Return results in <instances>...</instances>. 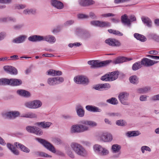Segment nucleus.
I'll list each match as a JSON object with an SVG mask.
<instances>
[{
	"instance_id": "obj_36",
	"label": "nucleus",
	"mask_w": 159,
	"mask_h": 159,
	"mask_svg": "<svg viewBox=\"0 0 159 159\" xmlns=\"http://www.w3.org/2000/svg\"><path fill=\"white\" fill-rule=\"evenodd\" d=\"M142 66L141 61H138L134 63L132 66V69L134 70H136Z\"/></svg>"
},
{
	"instance_id": "obj_19",
	"label": "nucleus",
	"mask_w": 159,
	"mask_h": 159,
	"mask_svg": "<svg viewBox=\"0 0 159 159\" xmlns=\"http://www.w3.org/2000/svg\"><path fill=\"white\" fill-rule=\"evenodd\" d=\"M79 3L82 6H87L93 4L94 1L92 0H79Z\"/></svg>"
},
{
	"instance_id": "obj_61",
	"label": "nucleus",
	"mask_w": 159,
	"mask_h": 159,
	"mask_svg": "<svg viewBox=\"0 0 159 159\" xmlns=\"http://www.w3.org/2000/svg\"><path fill=\"white\" fill-rule=\"evenodd\" d=\"M89 16L92 19L97 18V16L93 12H91L89 13Z\"/></svg>"
},
{
	"instance_id": "obj_29",
	"label": "nucleus",
	"mask_w": 159,
	"mask_h": 159,
	"mask_svg": "<svg viewBox=\"0 0 159 159\" xmlns=\"http://www.w3.org/2000/svg\"><path fill=\"white\" fill-rule=\"evenodd\" d=\"M15 145L17 148H20V149L24 152L28 153L30 152V150L28 148L25 147L24 145L18 143L16 142L14 143Z\"/></svg>"
},
{
	"instance_id": "obj_57",
	"label": "nucleus",
	"mask_w": 159,
	"mask_h": 159,
	"mask_svg": "<svg viewBox=\"0 0 159 159\" xmlns=\"http://www.w3.org/2000/svg\"><path fill=\"white\" fill-rule=\"evenodd\" d=\"M53 142L57 144H59L61 143V141L60 139L58 138H54L52 139Z\"/></svg>"
},
{
	"instance_id": "obj_34",
	"label": "nucleus",
	"mask_w": 159,
	"mask_h": 159,
	"mask_svg": "<svg viewBox=\"0 0 159 159\" xmlns=\"http://www.w3.org/2000/svg\"><path fill=\"white\" fill-rule=\"evenodd\" d=\"M121 146L117 144H114L112 145L111 149L113 153H117L120 151L121 149Z\"/></svg>"
},
{
	"instance_id": "obj_16",
	"label": "nucleus",
	"mask_w": 159,
	"mask_h": 159,
	"mask_svg": "<svg viewBox=\"0 0 159 159\" xmlns=\"http://www.w3.org/2000/svg\"><path fill=\"white\" fill-rule=\"evenodd\" d=\"M3 68L5 70L12 75H16L17 73V71L16 69L11 66H5Z\"/></svg>"
},
{
	"instance_id": "obj_42",
	"label": "nucleus",
	"mask_w": 159,
	"mask_h": 159,
	"mask_svg": "<svg viewBox=\"0 0 159 159\" xmlns=\"http://www.w3.org/2000/svg\"><path fill=\"white\" fill-rule=\"evenodd\" d=\"M149 37L157 42H159V36L156 34H150L149 35Z\"/></svg>"
},
{
	"instance_id": "obj_40",
	"label": "nucleus",
	"mask_w": 159,
	"mask_h": 159,
	"mask_svg": "<svg viewBox=\"0 0 159 159\" xmlns=\"http://www.w3.org/2000/svg\"><path fill=\"white\" fill-rule=\"evenodd\" d=\"M107 102L112 105H116L118 103V101L115 98H112L107 100Z\"/></svg>"
},
{
	"instance_id": "obj_35",
	"label": "nucleus",
	"mask_w": 159,
	"mask_h": 159,
	"mask_svg": "<svg viewBox=\"0 0 159 159\" xmlns=\"http://www.w3.org/2000/svg\"><path fill=\"white\" fill-rule=\"evenodd\" d=\"M35 154L36 156H39L40 157L48 158L52 157L51 156L48 155L47 153L43 152H35Z\"/></svg>"
},
{
	"instance_id": "obj_27",
	"label": "nucleus",
	"mask_w": 159,
	"mask_h": 159,
	"mask_svg": "<svg viewBox=\"0 0 159 159\" xmlns=\"http://www.w3.org/2000/svg\"><path fill=\"white\" fill-rule=\"evenodd\" d=\"M43 40H45L50 43H54L56 40L55 37L51 35H48L43 37Z\"/></svg>"
},
{
	"instance_id": "obj_3",
	"label": "nucleus",
	"mask_w": 159,
	"mask_h": 159,
	"mask_svg": "<svg viewBox=\"0 0 159 159\" xmlns=\"http://www.w3.org/2000/svg\"><path fill=\"white\" fill-rule=\"evenodd\" d=\"M22 83V81L20 79H16L7 78L0 79V85H10L12 86H18Z\"/></svg>"
},
{
	"instance_id": "obj_22",
	"label": "nucleus",
	"mask_w": 159,
	"mask_h": 159,
	"mask_svg": "<svg viewBox=\"0 0 159 159\" xmlns=\"http://www.w3.org/2000/svg\"><path fill=\"white\" fill-rule=\"evenodd\" d=\"M27 37L25 35H21L16 38L12 40V42L15 43H20L24 42Z\"/></svg>"
},
{
	"instance_id": "obj_13",
	"label": "nucleus",
	"mask_w": 159,
	"mask_h": 159,
	"mask_svg": "<svg viewBox=\"0 0 159 159\" xmlns=\"http://www.w3.org/2000/svg\"><path fill=\"white\" fill-rule=\"evenodd\" d=\"M142 65L144 66H151L157 62V61H153L147 58H143L141 61Z\"/></svg>"
},
{
	"instance_id": "obj_33",
	"label": "nucleus",
	"mask_w": 159,
	"mask_h": 159,
	"mask_svg": "<svg viewBox=\"0 0 159 159\" xmlns=\"http://www.w3.org/2000/svg\"><path fill=\"white\" fill-rule=\"evenodd\" d=\"M20 116L26 118H34L37 117V116L35 113L32 112H28Z\"/></svg>"
},
{
	"instance_id": "obj_18",
	"label": "nucleus",
	"mask_w": 159,
	"mask_h": 159,
	"mask_svg": "<svg viewBox=\"0 0 159 159\" xmlns=\"http://www.w3.org/2000/svg\"><path fill=\"white\" fill-rule=\"evenodd\" d=\"M43 36L38 35H33L29 37L28 40L33 42H39L43 41Z\"/></svg>"
},
{
	"instance_id": "obj_20",
	"label": "nucleus",
	"mask_w": 159,
	"mask_h": 159,
	"mask_svg": "<svg viewBox=\"0 0 159 159\" xmlns=\"http://www.w3.org/2000/svg\"><path fill=\"white\" fill-rule=\"evenodd\" d=\"M131 60V59L128 60L127 58L124 57H119L116 58L113 61L111 60V62L113 64H116L123 63L127 61H129Z\"/></svg>"
},
{
	"instance_id": "obj_39",
	"label": "nucleus",
	"mask_w": 159,
	"mask_h": 159,
	"mask_svg": "<svg viewBox=\"0 0 159 159\" xmlns=\"http://www.w3.org/2000/svg\"><path fill=\"white\" fill-rule=\"evenodd\" d=\"M150 90V88L149 87H146L138 89L139 93H146L148 92Z\"/></svg>"
},
{
	"instance_id": "obj_55",
	"label": "nucleus",
	"mask_w": 159,
	"mask_h": 159,
	"mask_svg": "<svg viewBox=\"0 0 159 159\" xmlns=\"http://www.w3.org/2000/svg\"><path fill=\"white\" fill-rule=\"evenodd\" d=\"M84 30L82 29L79 28H77L76 30V34L79 36H81Z\"/></svg>"
},
{
	"instance_id": "obj_7",
	"label": "nucleus",
	"mask_w": 159,
	"mask_h": 159,
	"mask_svg": "<svg viewBox=\"0 0 159 159\" xmlns=\"http://www.w3.org/2000/svg\"><path fill=\"white\" fill-rule=\"evenodd\" d=\"M90 23L93 25L102 28L108 27L111 26V23L107 21L93 20L91 21Z\"/></svg>"
},
{
	"instance_id": "obj_62",
	"label": "nucleus",
	"mask_w": 159,
	"mask_h": 159,
	"mask_svg": "<svg viewBox=\"0 0 159 159\" xmlns=\"http://www.w3.org/2000/svg\"><path fill=\"white\" fill-rule=\"evenodd\" d=\"M93 89L98 90H102L101 84L97 85L93 87Z\"/></svg>"
},
{
	"instance_id": "obj_28",
	"label": "nucleus",
	"mask_w": 159,
	"mask_h": 159,
	"mask_svg": "<svg viewBox=\"0 0 159 159\" xmlns=\"http://www.w3.org/2000/svg\"><path fill=\"white\" fill-rule=\"evenodd\" d=\"M119 73V72L116 71L109 73V74L110 81H113L116 80L118 77Z\"/></svg>"
},
{
	"instance_id": "obj_41",
	"label": "nucleus",
	"mask_w": 159,
	"mask_h": 159,
	"mask_svg": "<svg viewBox=\"0 0 159 159\" xmlns=\"http://www.w3.org/2000/svg\"><path fill=\"white\" fill-rule=\"evenodd\" d=\"M108 31L110 33L112 34L116 35H118L119 36H122L123 35V34L119 31L110 29L108 30Z\"/></svg>"
},
{
	"instance_id": "obj_8",
	"label": "nucleus",
	"mask_w": 159,
	"mask_h": 159,
	"mask_svg": "<svg viewBox=\"0 0 159 159\" xmlns=\"http://www.w3.org/2000/svg\"><path fill=\"white\" fill-rule=\"evenodd\" d=\"M36 140L49 151L54 153L56 152V151L54 146L47 141L39 138H37Z\"/></svg>"
},
{
	"instance_id": "obj_21",
	"label": "nucleus",
	"mask_w": 159,
	"mask_h": 159,
	"mask_svg": "<svg viewBox=\"0 0 159 159\" xmlns=\"http://www.w3.org/2000/svg\"><path fill=\"white\" fill-rule=\"evenodd\" d=\"M141 20L144 24L148 27H152V21L148 17L142 16L141 17Z\"/></svg>"
},
{
	"instance_id": "obj_37",
	"label": "nucleus",
	"mask_w": 159,
	"mask_h": 159,
	"mask_svg": "<svg viewBox=\"0 0 159 159\" xmlns=\"http://www.w3.org/2000/svg\"><path fill=\"white\" fill-rule=\"evenodd\" d=\"M42 105V103L39 100L33 101V109L38 108L40 107Z\"/></svg>"
},
{
	"instance_id": "obj_43",
	"label": "nucleus",
	"mask_w": 159,
	"mask_h": 159,
	"mask_svg": "<svg viewBox=\"0 0 159 159\" xmlns=\"http://www.w3.org/2000/svg\"><path fill=\"white\" fill-rule=\"evenodd\" d=\"M81 36L83 39H87L90 37V34L88 32L84 31L82 33V34H81Z\"/></svg>"
},
{
	"instance_id": "obj_53",
	"label": "nucleus",
	"mask_w": 159,
	"mask_h": 159,
	"mask_svg": "<svg viewBox=\"0 0 159 159\" xmlns=\"http://www.w3.org/2000/svg\"><path fill=\"white\" fill-rule=\"evenodd\" d=\"M89 16L83 14H79L77 15V17L78 18L82 19L84 18H89Z\"/></svg>"
},
{
	"instance_id": "obj_6",
	"label": "nucleus",
	"mask_w": 159,
	"mask_h": 159,
	"mask_svg": "<svg viewBox=\"0 0 159 159\" xmlns=\"http://www.w3.org/2000/svg\"><path fill=\"white\" fill-rule=\"evenodd\" d=\"M64 81V78L61 77H57L49 78L47 80L48 84L50 86H54L60 84Z\"/></svg>"
},
{
	"instance_id": "obj_47",
	"label": "nucleus",
	"mask_w": 159,
	"mask_h": 159,
	"mask_svg": "<svg viewBox=\"0 0 159 159\" xmlns=\"http://www.w3.org/2000/svg\"><path fill=\"white\" fill-rule=\"evenodd\" d=\"M66 153L67 155L71 158H75V156L74 153L69 148L67 149Z\"/></svg>"
},
{
	"instance_id": "obj_15",
	"label": "nucleus",
	"mask_w": 159,
	"mask_h": 159,
	"mask_svg": "<svg viewBox=\"0 0 159 159\" xmlns=\"http://www.w3.org/2000/svg\"><path fill=\"white\" fill-rule=\"evenodd\" d=\"M51 4L53 7L59 9H62L64 7L63 3L57 0H51Z\"/></svg>"
},
{
	"instance_id": "obj_14",
	"label": "nucleus",
	"mask_w": 159,
	"mask_h": 159,
	"mask_svg": "<svg viewBox=\"0 0 159 159\" xmlns=\"http://www.w3.org/2000/svg\"><path fill=\"white\" fill-rule=\"evenodd\" d=\"M101 139L104 142H110L112 140V135L107 132L103 133L100 136Z\"/></svg>"
},
{
	"instance_id": "obj_52",
	"label": "nucleus",
	"mask_w": 159,
	"mask_h": 159,
	"mask_svg": "<svg viewBox=\"0 0 159 159\" xmlns=\"http://www.w3.org/2000/svg\"><path fill=\"white\" fill-rule=\"evenodd\" d=\"M141 150L143 153L144 152V151L146 150L149 152L151 151V149L148 147L147 146H143L141 148Z\"/></svg>"
},
{
	"instance_id": "obj_31",
	"label": "nucleus",
	"mask_w": 159,
	"mask_h": 159,
	"mask_svg": "<svg viewBox=\"0 0 159 159\" xmlns=\"http://www.w3.org/2000/svg\"><path fill=\"white\" fill-rule=\"evenodd\" d=\"M140 134V133L139 131H128L126 133V135L128 137L136 136Z\"/></svg>"
},
{
	"instance_id": "obj_9",
	"label": "nucleus",
	"mask_w": 159,
	"mask_h": 159,
	"mask_svg": "<svg viewBox=\"0 0 159 159\" xmlns=\"http://www.w3.org/2000/svg\"><path fill=\"white\" fill-rule=\"evenodd\" d=\"M25 129L28 132L34 134L38 135H41L43 133L41 129L35 126H28L26 127Z\"/></svg>"
},
{
	"instance_id": "obj_63",
	"label": "nucleus",
	"mask_w": 159,
	"mask_h": 159,
	"mask_svg": "<svg viewBox=\"0 0 159 159\" xmlns=\"http://www.w3.org/2000/svg\"><path fill=\"white\" fill-rule=\"evenodd\" d=\"M74 23V21L72 20H70L66 21L65 23L66 25H72Z\"/></svg>"
},
{
	"instance_id": "obj_25",
	"label": "nucleus",
	"mask_w": 159,
	"mask_h": 159,
	"mask_svg": "<svg viewBox=\"0 0 159 159\" xmlns=\"http://www.w3.org/2000/svg\"><path fill=\"white\" fill-rule=\"evenodd\" d=\"M16 92L19 95L25 97H28L30 96V94L29 92L23 89L18 90Z\"/></svg>"
},
{
	"instance_id": "obj_26",
	"label": "nucleus",
	"mask_w": 159,
	"mask_h": 159,
	"mask_svg": "<svg viewBox=\"0 0 159 159\" xmlns=\"http://www.w3.org/2000/svg\"><path fill=\"white\" fill-rule=\"evenodd\" d=\"M121 21L122 23L125 25H126L129 26L131 25V23L129 19L128 18V16L126 14H124L121 17Z\"/></svg>"
},
{
	"instance_id": "obj_59",
	"label": "nucleus",
	"mask_w": 159,
	"mask_h": 159,
	"mask_svg": "<svg viewBox=\"0 0 159 159\" xmlns=\"http://www.w3.org/2000/svg\"><path fill=\"white\" fill-rule=\"evenodd\" d=\"M93 106L92 105H87L86 106L85 108L87 110L93 112Z\"/></svg>"
},
{
	"instance_id": "obj_5",
	"label": "nucleus",
	"mask_w": 159,
	"mask_h": 159,
	"mask_svg": "<svg viewBox=\"0 0 159 159\" xmlns=\"http://www.w3.org/2000/svg\"><path fill=\"white\" fill-rule=\"evenodd\" d=\"M20 115L19 112L17 111L3 112L2 113V116L4 118L10 120L15 119L19 116Z\"/></svg>"
},
{
	"instance_id": "obj_56",
	"label": "nucleus",
	"mask_w": 159,
	"mask_h": 159,
	"mask_svg": "<svg viewBox=\"0 0 159 159\" xmlns=\"http://www.w3.org/2000/svg\"><path fill=\"white\" fill-rule=\"evenodd\" d=\"M102 89H109L111 87L110 85L109 84L105 83L101 84Z\"/></svg>"
},
{
	"instance_id": "obj_17",
	"label": "nucleus",
	"mask_w": 159,
	"mask_h": 159,
	"mask_svg": "<svg viewBox=\"0 0 159 159\" xmlns=\"http://www.w3.org/2000/svg\"><path fill=\"white\" fill-rule=\"evenodd\" d=\"M37 13V10L36 8H26L23 11V13L25 15H35Z\"/></svg>"
},
{
	"instance_id": "obj_64",
	"label": "nucleus",
	"mask_w": 159,
	"mask_h": 159,
	"mask_svg": "<svg viewBox=\"0 0 159 159\" xmlns=\"http://www.w3.org/2000/svg\"><path fill=\"white\" fill-rule=\"evenodd\" d=\"M55 70H50L48 71V75L52 76H54Z\"/></svg>"
},
{
	"instance_id": "obj_46",
	"label": "nucleus",
	"mask_w": 159,
	"mask_h": 159,
	"mask_svg": "<svg viewBox=\"0 0 159 159\" xmlns=\"http://www.w3.org/2000/svg\"><path fill=\"white\" fill-rule=\"evenodd\" d=\"M109 153L108 151L105 148H102L100 152H99V155L102 156H105Z\"/></svg>"
},
{
	"instance_id": "obj_60",
	"label": "nucleus",
	"mask_w": 159,
	"mask_h": 159,
	"mask_svg": "<svg viewBox=\"0 0 159 159\" xmlns=\"http://www.w3.org/2000/svg\"><path fill=\"white\" fill-rule=\"evenodd\" d=\"M93 112H100L102 111L101 109H100L98 107L95 106H93Z\"/></svg>"
},
{
	"instance_id": "obj_51",
	"label": "nucleus",
	"mask_w": 159,
	"mask_h": 159,
	"mask_svg": "<svg viewBox=\"0 0 159 159\" xmlns=\"http://www.w3.org/2000/svg\"><path fill=\"white\" fill-rule=\"evenodd\" d=\"M3 21H10L12 22H15L16 21V19L14 18H13L12 17H9L3 18Z\"/></svg>"
},
{
	"instance_id": "obj_11",
	"label": "nucleus",
	"mask_w": 159,
	"mask_h": 159,
	"mask_svg": "<svg viewBox=\"0 0 159 159\" xmlns=\"http://www.w3.org/2000/svg\"><path fill=\"white\" fill-rule=\"evenodd\" d=\"M129 94L126 92L120 93L118 96L119 100L122 104L124 105H128L129 103L128 100Z\"/></svg>"
},
{
	"instance_id": "obj_50",
	"label": "nucleus",
	"mask_w": 159,
	"mask_h": 159,
	"mask_svg": "<svg viewBox=\"0 0 159 159\" xmlns=\"http://www.w3.org/2000/svg\"><path fill=\"white\" fill-rule=\"evenodd\" d=\"M107 115L110 116H121V114L118 112H111L107 114Z\"/></svg>"
},
{
	"instance_id": "obj_32",
	"label": "nucleus",
	"mask_w": 159,
	"mask_h": 159,
	"mask_svg": "<svg viewBox=\"0 0 159 159\" xmlns=\"http://www.w3.org/2000/svg\"><path fill=\"white\" fill-rule=\"evenodd\" d=\"M7 148L11 151L15 155H18L19 154V152L15 148L13 145L10 143H7Z\"/></svg>"
},
{
	"instance_id": "obj_12",
	"label": "nucleus",
	"mask_w": 159,
	"mask_h": 159,
	"mask_svg": "<svg viewBox=\"0 0 159 159\" xmlns=\"http://www.w3.org/2000/svg\"><path fill=\"white\" fill-rule=\"evenodd\" d=\"M105 42L106 44L112 47H119L121 45L119 40L114 39H108L105 40Z\"/></svg>"
},
{
	"instance_id": "obj_58",
	"label": "nucleus",
	"mask_w": 159,
	"mask_h": 159,
	"mask_svg": "<svg viewBox=\"0 0 159 159\" xmlns=\"http://www.w3.org/2000/svg\"><path fill=\"white\" fill-rule=\"evenodd\" d=\"M101 16L103 17H108L111 16H115V15L111 13H108L102 14Z\"/></svg>"
},
{
	"instance_id": "obj_10",
	"label": "nucleus",
	"mask_w": 159,
	"mask_h": 159,
	"mask_svg": "<svg viewBox=\"0 0 159 159\" xmlns=\"http://www.w3.org/2000/svg\"><path fill=\"white\" fill-rule=\"evenodd\" d=\"M74 81L77 84L87 85L88 84V79L83 76H78L74 78Z\"/></svg>"
},
{
	"instance_id": "obj_48",
	"label": "nucleus",
	"mask_w": 159,
	"mask_h": 159,
	"mask_svg": "<svg viewBox=\"0 0 159 159\" xmlns=\"http://www.w3.org/2000/svg\"><path fill=\"white\" fill-rule=\"evenodd\" d=\"M25 105L28 108L33 109V101L28 102H25Z\"/></svg>"
},
{
	"instance_id": "obj_2",
	"label": "nucleus",
	"mask_w": 159,
	"mask_h": 159,
	"mask_svg": "<svg viewBox=\"0 0 159 159\" xmlns=\"http://www.w3.org/2000/svg\"><path fill=\"white\" fill-rule=\"evenodd\" d=\"M70 147L77 155L83 157H85L87 156V152L80 144L77 143L73 142L71 143Z\"/></svg>"
},
{
	"instance_id": "obj_54",
	"label": "nucleus",
	"mask_w": 159,
	"mask_h": 159,
	"mask_svg": "<svg viewBox=\"0 0 159 159\" xmlns=\"http://www.w3.org/2000/svg\"><path fill=\"white\" fill-rule=\"evenodd\" d=\"M26 7V6L25 5L23 4H17L15 6V7L16 9H23Z\"/></svg>"
},
{
	"instance_id": "obj_30",
	"label": "nucleus",
	"mask_w": 159,
	"mask_h": 159,
	"mask_svg": "<svg viewBox=\"0 0 159 159\" xmlns=\"http://www.w3.org/2000/svg\"><path fill=\"white\" fill-rule=\"evenodd\" d=\"M134 37L137 40L144 42L147 40V38L144 36L138 33H135Z\"/></svg>"
},
{
	"instance_id": "obj_4",
	"label": "nucleus",
	"mask_w": 159,
	"mask_h": 159,
	"mask_svg": "<svg viewBox=\"0 0 159 159\" xmlns=\"http://www.w3.org/2000/svg\"><path fill=\"white\" fill-rule=\"evenodd\" d=\"M111 62V60L102 61L98 60H92L88 61V64L91 66V68H95L106 66Z\"/></svg>"
},
{
	"instance_id": "obj_38",
	"label": "nucleus",
	"mask_w": 159,
	"mask_h": 159,
	"mask_svg": "<svg viewBox=\"0 0 159 159\" xmlns=\"http://www.w3.org/2000/svg\"><path fill=\"white\" fill-rule=\"evenodd\" d=\"M129 80L131 83L133 84H137L138 83V79L136 76H131L129 78Z\"/></svg>"
},
{
	"instance_id": "obj_44",
	"label": "nucleus",
	"mask_w": 159,
	"mask_h": 159,
	"mask_svg": "<svg viewBox=\"0 0 159 159\" xmlns=\"http://www.w3.org/2000/svg\"><path fill=\"white\" fill-rule=\"evenodd\" d=\"M116 124L118 126H124L126 125V122L123 120H120L116 121Z\"/></svg>"
},
{
	"instance_id": "obj_24",
	"label": "nucleus",
	"mask_w": 159,
	"mask_h": 159,
	"mask_svg": "<svg viewBox=\"0 0 159 159\" xmlns=\"http://www.w3.org/2000/svg\"><path fill=\"white\" fill-rule=\"evenodd\" d=\"M76 111L77 115L79 116L82 117L84 116V111L81 105H79L77 106Z\"/></svg>"
},
{
	"instance_id": "obj_49",
	"label": "nucleus",
	"mask_w": 159,
	"mask_h": 159,
	"mask_svg": "<svg viewBox=\"0 0 159 159\" xmlns=\"http://www.w3.org/2000/svg\"><path fill=\"white\" fill-rule=\"evenodd\" d=\"M101 80L103 81H110V79H109V74H107L102 76L101 77Z\"/></svg>"
},
{
	"instance_id": "obj_1",
	"label": "nucleus",
	"mask_w": 159,
	"mask_h": 159,
	"mask_svg": "<svg viewBox=\"0 0 159 159\" xmlns=\"http://www.w3.org/2000/svg\"><path fill=\"white\" fill-rule=\"evenodd\" d=\"M82 124L76 125L72 126L71 129L73 133H80L88 131L89 129V126L94 127L97 125L95 122L88 120H82L80 122Z\"/></svg>"
},
{
	"instance_id": "obj_45",
	"label": "nucleus",
	"mask_w": 159,
	"mask_h": 159,
	"mask_svg": "<svg viewBox=\"0 0 159 159\" xmlns=\"http://www.w3.org/2000/svg\"><path fill=\"white\" fill-rule=\"evenodd\" d=\"M102 146L99 145H95L94 146L93 149L94 151L99 154V152H101V150L102 149Z\"/></svg>"
},
{
	"instance_id": "obj_23",
	"label": "nucleus",
	"mask_w": 159,
	"mask_h": 159,
	"mask_svg": "<svg viewBox=\"0 0 159 159\" xmlns=\"http://www.w3.org/2000/svg\"><path fill=\"white\" fill-rule=\"evenodd\" d=\"M52 123L48 122H41L35 123V125H38L42 128H48L51 125Z\"/></svg>"
}]
</instances>
